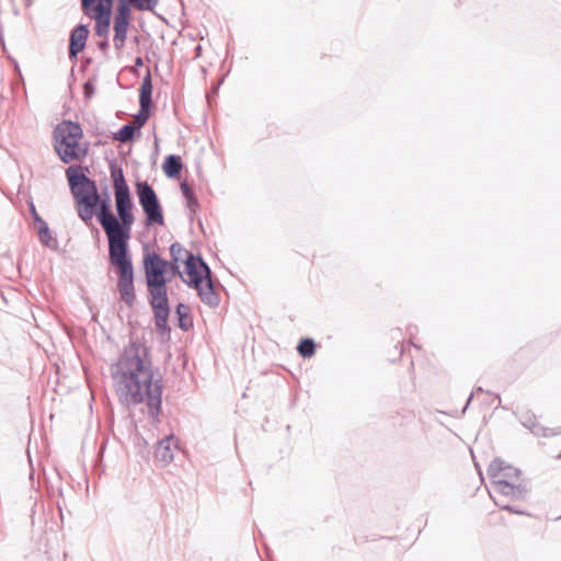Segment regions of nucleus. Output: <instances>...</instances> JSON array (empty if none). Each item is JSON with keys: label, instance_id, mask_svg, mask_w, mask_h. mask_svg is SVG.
<instances>
[{"label": "nucleus", "instance_id": "f257e3e1", "mask_svg": "<svg viewBox=\"0 0 561 561\" xmlns=\"http://www.w3.org/2000/svg\"><path fill=\"white\" fill-rule=\"evenodd\" d=\"M111 374L116 394L122 404H146L152 421H159L162 403V377L154 369L150 350L140 342L124 347Z\"/></svg>", "mask_w": 561, "mask_h": 561}, {"label": "nucleus", "instance_id": "f03ea898", "mask_svg": "<svg viewBox=\"0 0 561 561\" xmlns=\"http://www.w3.org/2000/svg\"><path fill=\"white\" fill-rule=\"evenodd\" d=\"M117 216L112 218V232L108 234V260L117 273V290L121 299L131 307L136 301L134 266L128 241L135 222L130 191L114 193Z\"/></svg>", "mask_w": 561, "mask_h": 561}, {"label": "nucleus", "instance_id": "7ed1b4c3", "mask_svg": "<svg viewBox=\"0 0 561 561\" xmlns=\"http://www.w3.org/2000/svg\"><path fill=\"white\" fill-rule=\"evenodd\" d=\"M83 137L81 125L72 121H62L53 133L54 149L64 163L81 161L87 156V148L80 145Z\"/></svg>", "mask_w": 561, "mask_h": 561}, {"label": "nucleus", "instance_id": "20e7f679", "mask_svg": "<svg viewBox=\"0 0 561 561\" xmlns=\"http://www.w3.org/2000/svg\"><path fill=\"white\" fill-rule=\"evenodd\" d=\"M135 188L139 205L146 216V226H163V209L153 187L147 181H137Z\"/></svg>", "mask_w": 561, "mask_h": 561}, {"label": "nucleus", "instance_id": "39448f33", "mask_svg": "<svg viewBox=\"0 0 561 561\" xmlns=\"http://www.w3.org/2000/svg\"><path fill=\"white\" fill-rule=\"evenodd\" d=\"M167 284L168 283H157L147 285L149 305L153 312L156 328L160 333L170 331L168 325L170 306Z\"/></svg>", "mask_w": 561, "mask_h": 561}, {"label": "nucleus", "instance_id": "423d86ee", "mask_svg": "<svg viewBox=\"0 0 561 561\" xmlns=\"http://www.w3.org/2000/svg\"><path fill=\"white\" fill-rule=\"evenodd\" d=\"M67 180L70 192L76 203H84L98 197V185L94 180L90 179L82 172V167L72 164L66 170Z\"/></svg>", "mask_w": 561, "mask_h": 561}, {"label": "nucleus", "instance_id": "0eeeda50", "mask_svg": "<svg viewBox=\"0 0 561 561\" xmlns=\"http://www.w3.org/2000/svg\"><path fill=\"white\" fill-rule=\"evenodd\" d=\"M184 263L188 279L183 278V282L191 288L198 287L199 283H204L207 277L211 276L210 267L201 255L188 253Z\"/></svg>", "mask_w": 561, "mask_h": 561}, {"label": "nucleus", "instance_id": "6e6552de", "mask_svg": "<svg viewBox=\"0 0 561 561\" xmlns=\"http://www.w3.org/2000/svg\"><path fill=\"white\" fill-rule=\"evenodd\" d=\"M169 265L170 262L161 259L156 252L147 253L144 256L146 284L168 283L165 272Z\"/></svg>", "mask_w": 561, "mask_h": 561}, {"label": "nucleus", "instance_id": "1a4fd4ad", "mask_svg": "<svg viewBox=\"0 0 561 561\" xmlns=\"http://www.w3.org/2000/svg\"><path fill=\"white\" fill-rule=\"evenodd\" d=\"M492 492L496 495L508 497L511 500H525L529 490L526 483H515L514 481L493 480Z\"/></svg>", "mask_w": 561, "mask_h": 561}, {"label": "nucleus", "instance_id": "9d476101", "mask_svg": "<svg viewBox=\"0 0 561 561\" xmlns=\"http://www.w3.org/2000/svg\"><path fill=\"white\" fill-rule=\"evenodd\" d=\"M520 470L511 465L505 463L501 458H495L488 468V476L493 480L519 481Z\"/></svg>", "mask_w": 561, "mask_h": 561}, {"label": "nucleus", "instance_id": "9b49d317", "mask_svg": "<svg viewBox=\"0 0 561 561\" xmlns=\"http://www.w3.org/2000/svg\"><path fill=\"white\" fill-rule=\"evenodd\" d=\"M92 204L96 209V219L103 230L105 231L106 237L112 232V204L110 197L105 194V197L102 198L100 193L98 192V197L92 198Z\"/></svg>", "mask_w": 561, "mask_h": 561}, {"label": "nucleus", "instance_id": "f8f14e48", "mask_svg": "<svg viewBox=\"0 0 561 561\" xmlns=\"http://www.w3.org/2000/svg\"><path fill=\"white\" fill-rule=\"evenodd\" d=\"M518 417H519L523 426L528 428L534 435H536L538 437H551V436L561 434V427H558V428L545 427V426L540 425L537 422L536 416L528 411L520 412L518 414Z\"/></svg>", "mask_w": 561, "mask_h": 561}, {"label": "nucleus", "instance_id": "ddd939ff", "mask_svg": "<svg viewBox=\"0 0 561 561\" xmlns=\"http://www.w3.org/2000/svg\"><path fill=\"white\" fill-rule=\"evenodd\" d=\"M90 34L89 27L85 24L77 25L70 32L69 38V57L77 58L78 54L81 53L87 45V39Z\"/></svg>", "mask_w": 561, "mask_h": 561}, {"label": "nucleus", "instance_id": "4468645a", "mask_svg": "<svg viewBox=\"0 0 561 561\" xmlns=\"http://www.w3.org/2000/svg\"><path fill=\"white\" fill-rule=\"evenodd\" d=\"M197 290V294L201 300L214 308L217 307L220 302L219 294L215 289L214 280L211 276L207 277L204 283H199L198 287H193Z\"/></svg>", "mask_w": 561, "mask_h": 561}, {"label": "nucleus", "instance_id": "2eb2a0df", "mask_svg": "<svg viewBox=\"0 0 561 561\" xmlns=\"http://www.w3.org/2000/svg\"><path fill=\"white\" fill-rule=\"evenodd\" d=\"M85 16L95 21L94 31L95 35L100 37H107L110 33L112 15L102 14L92 11H82Z\"/></svg>", "mask_w": 561, "mask_h": 561}, {"label": "nucleus", "instance_id": "dca6fc26", "mask_svg": "<svg viewBox=\"0 0 561 561\" xmlns=\"http://www.w3.org/2000/svg\"><path fill=\"white\" fill-rule=\"evenodd\" d=\"M173 436H165L157 443L154 457L164 465L173 460Z\"/></svg>", "mask_w": 561, "mask_h": 561}, {"label": "nucleus", "instance_id": "f3484780", "mask_svg": "<svg viewBox=\"0 0 561 561\" xmlns=\"http://www.w3.org/2000/svg\"><path fill=\"white\" fill-rule=\"evenodd\" d=\"M114 0H81L82 11H92L112 15Z\"/></svg>", "mask_w": 561, "mask_h": 561}, {"label": "nucleus", "instance_id": "a211bd4d", "mask_svg": "<svg viewBox=\"0 0 561 561\" xmlns=\"http://www.w3.org/2000/svg\"><path fill=\"white\" fill-rule=\"evenodd\" d=\"M183 163L180 156L169 154L162 163L164 174L170 179H175L180 175Z\"/></svg>", "mask_w": 561, "mask_h": 561}, {"label": "nucleus", "instance_id": "6ab92c4d", "mask_svg": "<svg viewBox=\"0 0 561 561\" xmlns=\"http://www.w3.org/2000/svg\"><path fill=\"white\" fill-rule=\"evenodd\" d=\"M111 178L113 180L114 193L128 192L129 186L125 180L123 169L116 162L110 164Z\"/></svg>", "mask_w": 561, "mask_h": 561}, {"label": "nucleus", "instance_id": "aec40b11", "mask_svg": "<svg viewBox=\"0 0 561 561\" xmlns=\"http://www.w3.org/2000/svg\"><path fill=\"white\" fill-rule=\"evenodd\" d=\"M129 24L130 22L114 21L113 43L117 50H122L125 46Z\"/></svg>", "mask_w": 561, "mask_h": 561}, {"label": "nucleus", "instance_id": "412c9836", "mask_svg": "<svg viewBox=\"0 0 561 561\" xmlns=\"http://www.w3.org/2000/svg\"><path fill=\"white\" fill-rule=\"evenodd\" d=\"M139 103L152 105V81L150 72L144 77L139 90Z\"/></svg>", "mask_w": 561, "mask_h": 561}, {"label": "nucleus", "instance_id": "4be33fe9", "mask_svg": "<svg viewBox=\"0 0 561 561\" xmlns=\"http://www.w3.org/2000/svg\"><path fill=\"white\" fill-rule=\"evenodd\" d=\"M76 204L78 216L84 224H90L92 221L93 216L96 217V209L94 208L92 201Z\"/></svg>", "mask_w": 561, "mask_h": 561}, {"label": "nucleus", "instance_id": "5701e85b", "mask_svg": "<svg viewBox=\"0 0 561 561\" xmlns=\"http://www.w3.org/2000/svg\"><path fill=\"white\" fill-rule=\"evenodd\" d=\"M175 313L179 319V327L183 331L190 330L192 328L193 323L190 318V307L183 302H180L175 308Z\"/></svg>", "mask_w": 561, "mask_h": 561}, {"label": "nucleus", "instance_id": "b1692460", "mask_svg": "<svg viewBox=\"0 0 561 561\" xmlns=\"http://www.w3.org/2000/svg\"><path fill=\"white\" fill-rule=\"evenodd\" d=\"M138 127L134 124H125L116 133L113 134V139L119 142H128L134 137Z\"/></svg>", "mask_w": 561, "mask_h": 561}, {"label": "nucleus", "instance_id": "393cba45", "mask_svg": "<svg viewBox=\"0 0 561 561\" xmlns=\"http://www.w3.org/2000/svg\"><path fill=\"white\" fill-rule=\"evenodd\" d=\"M38 237L43 245L54 250L57 249V240L53 238L49 227L44 220H41V226L38 227Z\"/></svg>", "mask_w": 561, "mask_h": 561}, {"label": "nucleus", "instance_id": "a878e982", "mask_svg": "<svg viewBox=\"0 0 561 561\" xmlns=\"http://www.w3.org/2000/svg\"><path fill=\"white\" fill-rule=\"evenodd\" d=\"M316 342L311 337H304L297 345V352L302 358H310L316 353Z\"/></svg>", "mask_w": 561, "mask_h": 561}, {"label": "nucleus", "instance_id": "bb28decb", "mask_svg": "<svg viewBox=\"0 0 561 561\" xmlns=\"http://www.w3.org/2000/svg\"><path fill=\"white\" fill-rule=\"evenodd\" d=\"M130 7H133V4L129 3L128 0H118L114 21L130 22Z\"/></svg>", "mask_w": 561, "mask_h": 561}, {"label": "nucleus", "instance_id": "cd10ccee", "mask_svg": "<svg viewBox=\"0 0 561 561\" xmlns=\"http://www.w3.org/2000/svg\"><path fill=\"white\" fill-rule=\"evenodd\" d=\"M139 106L140 108L138 113L135 115V119L137 122L136 126L138 127V129H140V127L145 125L146 122L148 121L150 116L151 104L139 103Z\"/></svg>", "mask_w": 561, "mask_h": 561}, {"label": "nucleus", "instance_id": "c85d7f7f", "mask_svg": "<svg viewBox=\"0 0 561 561\" xmlns=\"http://www.w3.org/2000/svg\"><path fill=\"white\" fill-rule=\"evenodd\" d=\"M134 8L140 11H153L159 0H128Z\"/></svg>", "mask_w": 561, "mask_h": 561}, {"label": "nucleus", "instance_id": "c756f323", "mask_svg": "<svg viewBox=\"0 0 561 561\" xmlns=\"http://www.w3.org/2000/svg\"><path fill=\"white\" fill-rule=\"evenodd\" d=\"M187 252L179 242H174L170 247V255L173 262L178 263L180 261H183L182 255L188 254Z\"/></svg>", "mask_w": 561, "mask_h": 561}, {"label": "nucleus", "instance_id": "7c9ffc66", "mask_svg": "<svg viewBox=\"0 0 561 561\" xmlns=\"http://www.w3.org/2000/svg\"><path fill=\"white\" fill-rule=\"evenodd\" d=\"M181 191L185 199H193L196 197L193 190L186 182L181 183Z\"/></svg>", "mask_w": 561, "mask_h": 561}, {"label": "nucleus", "instance_id": "2f4dec72", "mask_svg": "<svg viewBox=\"0 0 561 561\" xmlns=\"http://www.w3.org/2000/svg\"><path fill=\"white\" fill-rule=\"evenodd\" d=\"M94 91H95V87L92 81L89 80V81L84 82L83 92H84V96L87 99H90L94 94Z\"/></svg>", "mask_w": 561, "mask_h": 561}, {"label": "nucleus", "instance_id": "473e14b6", "mask_svg": "<svg viewBox=\"0 0 561 561\" xmlns=\"http://www.w3.org/2000/svg\"><path fill=\"white\" fill-rule=\"evenodd\" d=\"M502 510L517 514V515H528L525 511H523L516 506H513L511 504H502Z\"/></svg>", "mask_w": 561, "mask_h": 561}, {"label": "nucleus", "instance_id": "72a5a7b5", "mask_svg": "<svg viewBox=\"0 0 561 561\" xmlns=\"http://www.w3.org/2000/svg\"><path fill=\"white\" fill-rule=\"evenodd\" d=\"M490 495L493 499L495 505H497L501 510H502V504H510L507 501L508 497H503V496L496 495L492 491H490Z\"/></svg>", "mask_w": 561, "mask_h": 561}, {"label": "nucleus", "instance_id": "f704fd0d", "mask_svg": "<svg viewBox=\"0 0 561 561\" xmlns=\"http://www.w3.org/2000/svg\"><path fill=\"white\" fill-rule=\"evenodd\" d=\"M186 202H187V208L190 209L191 217H192L198 208V201L196 197H194L193 199H186Z\"/></svg>", "mask_w": 561, "mask_h": 561}, {"label": "nucleus", "instance_id": "c9c22d12", "mask_svg": "<svg viewBox=\"0 0 561 561\" xmlns=\"http://www.w3.org/2000/svg\"><path fill=\"white\" fill-rule=\"evenodd\" d=\"M98 47H99L101 50L105 51V50L108 48V39H107V37H104V39H103V41L99 42V43H98Z\"/></svg>", "mask_w": 561, "mask_h": 561}, {"label": "nucleus", "instance_id": "e433bc0d", "mask_svg": "<svg viewBox=\"0 0 561 561\" xmlns=\"http://www.w3.org/2000/svg\"><path fill=\"white\" fill-rule=\"evenodd\" d=\"M31 213H32V215H33L34 220L41 225V220H43V219H42V218H41V216L37 214V211H36V209H35V206H34L33 204L31 205Z\"/></svg>", "mask_w": 561, "mask_h": 561}, {"label": "nucleus", "instance_id": "4c0bfd02", "mask_svg": "<svg viewBox=\"0 0 561 561\" xmlns=\"http://www.w3.org/2000/svg\"><path fill=\"white\" fill-rule=\"evenodd\" d=\"M168 267L172 268L173 272H176V273L181 274L180 270H179V265L175 262L174 263H170V265ZM180 276L182 277V275H180Z\"/></svg>", "mask_w": 561, "mask_h": 561}, {"label": "nucleus", "instance_id": "58836bf2", "mask_svg": "<svg viewBox=\"0 0 561 561\" xmlns=\"http://www.w3.org/2000/svg\"><path fill=\"white\" fill-rule=\"evenodd\" d=\"M474 396V392H471V394L469 396L468 400H467V404L465 405L462 412H465L467 409H468V405L470 404L472 398Z\"/></svg>", "mask_w": 561, "mask_h": 561}, {"label": "nucleus", "instance_id": "ea45409f", "mask_svg": "<svg viewBox=\"0 0 561 561\" xmlns=\"http://www.w3.org/2000/svg\"><path fill=\"white\" fill-rule=\"evenodd\" d=\"M135 64L138 67L142 66L144 65L142 58L141 57H137L136 60H135Z\"/></svg>", "mask_w": 561, "mask_h": 561}, {"label": "nucleus", "instance_id": "a19ab883", "mask_svg": "<svg viewBox=\"0 0 561 561\" xmlns=\"http://www.w3.org/2000/svg\"><path fill=\"white\" fill-rule=\"evenodd\" d=\"M482 391H483V389L481 387L476 388V392H482Z\"/></svg>", "mask_w": 561, "mask_h": 561}]
</instances>
